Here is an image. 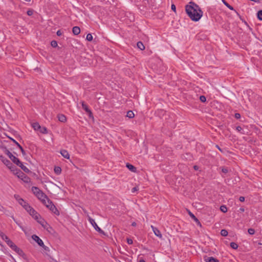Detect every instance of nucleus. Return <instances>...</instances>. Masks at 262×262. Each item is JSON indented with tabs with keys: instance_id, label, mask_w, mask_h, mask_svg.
<instances>
[{
	"instance_id": "obj_1",
	"label": "nucleus",
	"mask_w": 262,
	"mask_h": 262,
	"mask_svg": "<svg viewBox=\"0 0 262 262\" xmlns=\"http://www.w3.org/2000/svg\"><path fill=\"white\" fill-rule=\"evenodd\" d=\"M185 11L189 18L194 21H199L203 14L201 8L193 2L185 6Z\"/></svg>"
},
{
	"instance_id": "obj_2",
	"label": "nucleus",
	"mask_w": 262,
	"mask_h": 262,
	"mask_svg": "<svg viewBox=\"0 0 262 262\" xmlns=\"http://www.w3.org/2000/svg\"><path fill=\"white\" fill-rule=\"evenodd\" d=\"M14 198L18 203L30 214V215L32 213H34V211L35 210L18 195H14Z\"/></svg>"
},
{
	"instance_id": "obj_3",
	"label": "nucleus",
	"mask_w": 262,
	"mask_h": 262,
	"mask_svg": "<svg viewBox=\"0 0 262 262\" xmlns=\"http://www.w3.org/2000/svg\"><path fill=\"white\" fill-rule=\"evenodd\" d=\"M34 213H31L30 215H31L39 224H40L44 229L48 230V228L50 227L49 224L35 210H34Z\"/></svg>"
},
{
	"instance_id": "obj_4",
	"label": "nucleus",
	"mask_w": 262,
	"mask_h": 262,
	"mask_svg": "<svg viewBox=\"0 0 262 262\" xmlns=\"http://www.w3.org/2000/svg\"><path fill=\"white\" fill-rule=\"evenodd\" d=\"M0 160L6 165L11 171H15V166L13 165L11 162L3 156H0Z\"/></svg>"
},
{
	"instance_id": "obj_5",
	"label": "nucleus",
	"mask_w": 262,
	"mask_h": 262,
	"mask_svg": "<svg viewBox=\"0 0 262 262\" xmlns=\"http://www.w3.org/2000/svg\"><path fill=\"white\" fill-rule=\"evenodd\" d=\"M87 218H88L89 222L90 223V224L93 226V227L95 228V229L97 231H98V232H99L100 233H104V231L100 228H99L98 226V225L96 223L95 220L94 219H93L92 218H91L89 214H88V215H87Z\"/></svg>"
},
{
	"instance_id": "obj_6",
	"label": "nucleus",
	"mask_w": 262,
	"mask_h": 262,
	"mask_svg": "<svg viewBox=\"0 0 262 262\" xmlns=\"http://www.w3.org/2000/svg\"><path fill=\"white\" fill-rule=\"evenodd\" d=\"M48 205H47V208L50 209L52 212H53L56 215H59V212L58 209L56 208L55 206L53 204L51 201H47Z\"/></svg>"
},
{
	"instance_id": "obj_7",
	"label": "nucleus",
	"mask_w": 262,
	"mask_h": 262,
	"mask_svg": "<svg viewBox=\"0 0 262 262\" xmlns=\"http://www.w3.org/2000/svg\"><path fill=\"white\" fill-rule=\"evenodd\" d=\"M32 238L38 244L39 246L41 247H44L43 241L37 235L34 234L32 236Z\"/></svg>"
},
{
	"instance_id": "obj_8",
	"label": "nucleus",
	"mask_w": 262,
	"mask_h": 262,
	"mask_svg": "<svg viewBox=\"0 0 262 262\" xmlns=\"http://www.w3.org/2000/svg\"><path fill=\"white\" fill-rule=\"evenodd\" d=\"M15 171H16V172H14V173L19 178L21 179H28V177L26 176L20 170H17V169H15Z\"/></svg>"
},
{
	"instance_id": "obj_9",
	"label": "nucleus",
	"mask_w": 262,
	"mask_h": 262,
	"mask_svg": "<svg viewBox=\"0 0 262 262\" xmlns=\"http://www.w3.org/2000/svg\"><path fill=\"white\" fill-rule=\"evenodd\" d=\"M81 105L82 108L89 114V117H92V113L88 107V105L83 101L81 102Z\"/></svg>"
},
{
	"instance_id": "obj_10",
	"label": "nucleus",
	"mask_w": 262,
	"mask_h": 262,
	"mask_svg": "<svg viewBox=\"0 0 262 262\" xmlns=\"http://www.w3.org/2000/svg\"><path fill=\"white\" fill-rule=\"evenodd\" d=\"M151 228H152L154 233L157 236L159 237L160 238H162V235L161 233L160 230L158 228L155 227L152 225L151 226Z\"/></svg>"
},
{
	"instance_id": "obj_11",
	"label": "nucleus",
	"mask_w": 262,
	"mask_h": 262,
	"mask_svg": "<svg viewBox=\"0 0 262 262\" xmlns=\"http://www.w3.org/2000/svg\"><path fill=\"white\" fill-rule=\"evenodd\" d=\"M15 252H16L19 255L24 257L25 256V253L21 249L19 248L16 245L14 247V248L12 249Z\"/></svg>"
},
{
	"instance_id": "obj_12",
	"label": "nucleus",
	"mask_w": 262,
	"mask_h": 262,
	"mask_svg": "<svg viewBox=\"0 0 262 262\" xmlns=\"http://www.w3.org/2000/svg\"><path fill=\"white\" fill-rule=\"evenodd\" d=\"M188 214L190 215V216L193 219V220L195 222V223L197 224V225L200 227H202V225L201 222L199 221V220L195 216V215L191 213L190 211L188 210Z\"/></svg>"
},
{
	"instance_id": "obj_13",
	"label": "nucleus",
	"mask_w": 262,
	"mask_h": 262,
	"mask_svg": "<svg viewBox=\"0 0 262 262\" xmlns=\"http://www.w3.org/2000/svg\"><path fill=\"white\" fill-rule=\"evenodd\" d=\"M60 154L64 158L67 159H70V155L67 150L64 149L61 150Z\"/></svg>"
},
{
	"instance_id": "obj_14",
	"label": "nucleus",
	"mask_w": 262,
	"mask_h": 262,
	"mask_svg": "<svg viewBox=\"0 0 262 262\" xmlns=\"http://www.w3.org/2000/svg\"><path fill=\"white\" fill-rule=\"evenodd\" d=\"M31 190L32 192L35 196H37L39 194V193H40V192L41 191L38 187L35 186H33L31 188Z\"/></svg>"
},
{
	"instance_id": "obj_15",
	"label": "nucleus",
	"mask_w": 262,
	"mask_h": 262,
	"mask_svg": "<svg viewBox=\"0 0 262 262\" xmlns=\"http://www.w3.org/2000/svg\"><path fill=\"white\" fill-rule=\"evenodd\" d=\"M36 196L41 201L47 197V196L42 192V191H41L40 193H39V194Z\"/></svg>"
},
{
	"instance_id": "obj_16",
	"label": "nucleus",
	"mask_w": 262,
	"mask_h": 262,
	"mask_svg": "<svg viewBox=\"0 0 262 262\" xmlns=\"http://www.w3.org/2000/svg\"><path fill=\"white\" fill-rule=\"evenodd\" d=\"M72 32L74 35H77L80 32V29L77 26L74 27L72 29Z\"/></svg>"
},
{
	"instance_id": "obj_17",
	"label": "nucleus",
	"mask_w": 262,
	"mask_h": 262,
	"mask_svg": "<svg viewBox=\"0 0 262 262\" xmlns=\"http://www.w3.org/2000/svg\"><path fill=\"white\" fill-rule=\"evenodd\" d=\"M12 161L15 164H16L17 165L18 164H20V161H19V160L16 158L15 156H13L12 157H11V158H10Z\"/></svg>"
},
{
	"instance_id": "obj_18",
	"label": "nucleus",
	"mask_w": 262,
	"mask_h": 262,
	"mask_svg": "<svg viewBox=\"0 0 262 262\" xmlns=\"http://www.w3.org/2000/svg\"><path fill=\"white\" fill-rule=\"evenodd\" d=\"M206 262H220L218 259L213 257H208L205 259Z\"/></svg>"
},
{
	"instance_id": "obj_19",
	"label": "nucleus",
	"mask_w": 262,
	"mask_h": 262,
	"mask_svg": "<svg viewBox=\"0 0 262 262\" xmlns=\"http://www.w3.org/2000/svg\"><path fill=\"white\" fill-rule=\"evenodd\" d=\"M58 119L59 121L62 122H64L67 120L66 117L63 114H59L58 115Z\"/></svg>"
},
{
	"instance_id": "obj_20",
	"label": "nucleus",
	"mask_w": 262,
	"mask_h": 262,
	"mask_svg": "<svg viewBox=\"0 0 262 262\" xmlns=\"http://www.w3.org/2000/svg\"><path fill=\"white\" fill-rule=\"evenodd\" d=\"M17 166H19L25 172H29V169L20 162V164H18Z\"/></svg>"
},
{
	"instance_id": "obj_21",
	"label": "nucleus",
	"mask_w": 262,
	"mask_h": 262,
	"mask_svg": "<svg viewBox=\"0 0 262 262\" xmlns=\"http://www.w3.org/2000/svg\"><path fill=\"white\" fill-rule=\"evenodd\" d=\"M7 245L12 249H13L14 247L16 246L15 244H14L12 241H11L9 238L6 242Z\"/></svg>"
},
{
	"instance_id": "obj_22",
	"label": "nucleus",
	"mask_w": 262,
	"mask_h": 262,
	"mask_svg": "<svg viewBox=\"0 0 262 262\" xmlns=\"http://www.w3.org/2000/svg\"><path fill=\"white\" fill-rule=\"evenodd\" d=\"M126 167L128 168V169L133 172H135L136 171V167L132 164L127 163L126 164Z\"/></svg>"
},
{
	"instance_id": "obj_23",
	"label": "nucleus",
	"mask_w": 262,
	"mask_h": 262,
	"mask_svg": "<svg viewBox=\"0 0 262 262\" xmlns=\"http://www.w3.org/2000/svg\"><path fill=\"white\" fill-rule=\"evenodd\" d=\"M137 47L140 49L141 50H143L145 49V46L143 44V43L141 41H139L137 43Z\"/></svg>"
},
{
	"instance_id": "obj_24",
	"label": "nucleus",
	"mask_w": 262,
	"mask_h": 262,
	"mask_svg": "<svg viewBox=\"0 0 262 262\" xmlns=\"http://www.w3.org/2000/svg\"><path fill=\"white\" fill-rule=\"evenodd\" d=\"M32 127L35 130H38L40 128V125L38 123L35 122L32 124Z\"/></svg>"
},
{
	"instance_id": "obj_25",
	"label": "nucleus",
	"mask_w": 262,
	"mask_h": 262,
	"mask_svg": "<svg viewBox=\"0 0 262 262\" xmlns=\"http://www.w3.org/2000/svg\"><path fill=\"white\" fill-rule=\"evenodd\" d=\"M134 116L135 115L133 111H128L127 112L126 117H128L129 118H133Z\"/></svg>"
},
{
	"instance_id": "obj_26",
	"label": "nucleus",
	"mask_w": 262,
	"mask_h": 262,
	"mask_svg": "<svg viewBox=\"0 0 262 262\" xmlns=\"http://www.w3.org/2000/svg\"><path fill=\"white\" fill-rule=\"evenodd\" d=\"M4 153L6 154L9 158H11V157L13 156V155L11 152L9 151L8 149H7L6 148H5L4 149Z\"/></svg>"
},
{
	"instance_id": "obj_27",
	"label": "nucleus",
	"mask_w": 262,
	"mask_h": 262,
	"mask_svg": "<svg viewBox=\"0 0 262 262\" xmlns=\"http://www.w3.org/2000/svg\"><path fill=\"white\" fill-rule=\"evenodd\" d=\"M223 3L225 6H226L229 9L233 10V7L230 5L225 0H222Z\"/></svg>"
},
{
	"instance_id": "obj_28",
	"label": "nucleus",
	"mask_w": 262,
	"mask_h": 262,
	"mask_svg": "<svg viewBox=\"0 0 262 262\" xmlns=\"http://www.w3.org/2000/svg\"><path fill=\"white\" fill-rule=\"evenodd\" d=\"M0 236L2 237V238L5 242H6L9 239V237L3 232L0 233Z\"/></svg>"
},
{
	"instance_id": "obj_29",
	"label": "nucleus",
	"mask_w": 262,
	"mask_h": 262,
	"mask_svg": "<svg viewBox=\"0 0 262 262\" xmlns=\"http://www.w3.org/2000/svg\"><path fill=\"white\" fill-rule=\"evenodd\" d=\"M230 247L233 249H237V248H238V245L236 243H234V242H231L230 243Z\"/></svg>"
},
{
	"instance_id": "obj_30",
	"label": "nucleus",
	"mask_w": 262,
	"mask_h": 262,
	"mask_svg": "<svg viewBox=\"0 0 262 262\" xmlns=\"http://www.w3.org/2000/svg\"><path fill=\"white\" fill-rule=\"evenodd\" d=\"M39 130L40 132L41 133H43V134L47 133V129L46 127H41L40 126V128L39 129Z\"/></svg>"
},
{
	"instance_id": "obj_31",
	"label": "nucleus",
	"mask_w": 262,
	"mask_h": 262,
	"mask_svg": "<svg viewBox=\"0 0 262 262\" xmlns=\"http://www.w3.org/2000/svg\"><path fill=\"white\" fill-rule=\"evenodd\" d=\"M221 234L223 236H226L228 235V231L225 229H222L221 231Z\"/></svg>"
},
{
	"instance_id": "obj_32",
	"label": "nucleus",
	"mask_w": 262,
	"mask_h": 262,
	"mask_svg": "<svg viewBox=\"0 0 262 262\" xmlns=\"http://www.w3.org/2000/svg\"><path fill=\"white\" fill-rule=\"evenodd\" d=\"M220 210L224 213H225L227 211V208L225 205H222L220 207Z\"/></svg>"
},
{
	"instance_id": "obj_33",
	"label": "nucleus",
	"mask_w": 262,
	"mask_h": 262,
	"mask_svg": "<svg viewBox=\"0 0 262 262\" xmlns=\"http://www.w3.org/2000/svg\"><path fill=\"white\" fill-rule=\"evenodd\" d=\"M257 15L258 18L259 20H262V10L258 11V12L257 13Z\"/></svg>"
},
{
	"instance_id": "obj_34",
	"label": "nucleus",
	"mask_w": 262,
	"mask_h": 262,
	"mask_svg": "<svg viewBox=\"0 0 262 262\" xmlns=\"http://www.w3.org/2000/svg\"><path fill=\"white\" fill-rule=\"evenodd\" d=\"M86 40L89 41H91L93 40V36L90 33H89L87 34L86 35Z\"/></svg>"
},
{
	"instance_id": "obj_35",
	"label": "nucleus",
	"mask_w": 262,
	"mask_h": 262,
	"mask_svg": "<svg viewBox=\"0 0 262 262\" xmlns=\"http://www.w3.org/2000/svg\"><path fill=\"white\" fill-rule=\"evenodd\" d=\"M47 201H51V200L48 197H47V198H46L41 201V202L42 203V204H43L46 207H47V205H48Z\"/></svg>"
},
{
	"instance_id": "obj_36",
	"label": "nucleus",
	"mask_w": 262,
	"mask_h": 262,
	"mask_svg": "<svg viewBox=\"0 0 262 262\" xmlns=\"http://www.w3.org/2000/svg\"><path fill=\"white\" fill-rule=\"evenodd\" d=\"M248 232L249 234L253 235L255 233V230L253 228H249L248 230Z\"/></svg>"
},
{
	"instance_id": "obj_37",
	"label": "nucleus",
	"mask_w": 262,
	"mask_h": 262,
	"mask_svg": "<svg viewBox=\"0 0 262 262\" xmlns=\"http://www.w3.org/2000/svg\"><path fill=\"white\" fill-rule=\"evenodd\" d=\"M200 101H201V102H206V97H205V96H203V95H202V96H201L200 97Z\"/></svg>"
},
{
	"instance_id": "obj_38",
	"label": "nucleus",
	"mask_w": 262,
	"mask_h": 262,
	"mask_svg": "<svg viewBox=\"0 0 262 262\" xmlns=\"http://www.w3.org/2000/svg\"><path fill=\"white\" fill-rule=\"evenodd\" d=\"M51 45L53 47L55 48L57 46V42L55 40H53L51 41Z\"/></svg>"
},
{
	"instance_id": "obj_39",
	"label": "nucleus",
	"mask_w": 262,
	"mask_h": 262,
	"mask_svg": "<svg viewBox=\"0 0 262 262\" xmlns=\"http://www.w3.org/2000/svg\"><path fill=\"white\" fill-rule=\"evenodd\" d=\"M55 171L56 173L58 174L61 172V168L59 167H57L55 168Z\"/></svg>"
},
{
	"instance_id": "obj_40",
	"label": "nucleus",
	"mask_w": 262,
	"mask_h": 262,
	"mask_svg": "<svg viewBox=\"0 0 262 262\" xmlns=\"http://www.w3.org/2000/svg\"><path fill=\"white\" fill-rule=\"evenodd\" d=\"M222 171L223 172V173H227L228 172V170L227 168L226 167H222Z\"/></svg>"
},
{
	"instance_id": "obj_41",
	"label": "nucleus",
	"mask_w": 262,
	"mask_h": 262,
	"mask_svg": "<svg viewBox=\"0 0 262 262\" xmlns=\"http://www.w3.org/2000/svg\"><path fill=\"white\" fill-rule=\"evenodd\" d=\"M27 13L29 16H31L33 14V11L32 10H29Z\"/></svg>"
},
{
	"instance_id": "obj_42",
	"label": "nucleus",
	"mask_w": 262,
	"mask_h": 262,
	"mask_svg": "<svg viewBox=\"0 0 262 262\" xmlns=\"http://www.w3.org/2000/svg\"><path fill=\"white\" fill-rule=\"evenodd\" d=\"M127 243L128 244L131 245L133 243V241L132 239L128 238H127Z\"/></svg>"
},
{
	"instance_id": "obj_43",
	"label": "nucleus",
	"mask_w": 262,
	"mask_h": 262,
	"mask_svg": "<svg viewBox=\"0 0 262 262\" xmlns=\"http://www.w3.org/2000/svg\"><path fill=\"white\" fill-rule=\"evenodd\" d=\"M171 8L172 10H173L174 12L176 11V7L174 4L171 5Z\"/></svg>"
},
{
	"instance_id": "obj_44",
	"label": "nucleus",
	"mask_w": 262,
	"mask_h": 262,
	"mask_svg": "<svg viewBox=\"0 0 262 262\" xmlns=\"http://www.w3.org/2000/svg\"><path fill=\"white\" fill-rule=\"evenodd\" d=\"M235 118L236 119H239L241 118V115L239 113L235 114Z\"/></svg>"
},
{
	"instance_id": "obj_45",
	"label": "nucleus",
	"mask_w": 262,
	"mask_h": 262,
	"mask_svg": "<svg viewBox=\"0 0 262 262\" xmlns=\"http://www.w3.org/2000/svg\"><path fill=\"white\" fill-rule=\"evenodd\" d=\"M138 190V187H134L132 189V192L133 193L136 192V191H137Z\"/></svg>"
},
{
	"instance_id": "obj_46",
	"label": "nucleus",
	"mask_w": 262,
	"mask_h": 262,
	"mask_svg": "<svg viewBox=\"0 0 262 262\" xmlns=\"http://www.w3.org/2000/svg\"><path fill=\"white\" fill-rule=\"evenodd\" d=\"M236 129L239 132H241L242 130V129H243L242 127H241L240 126H237Z\"/></svg>"
},
{
	"instance_id": "obj_47",
	"label": "nucleus",
	"mask_w": 262,
	"mask_h": 262,
	"mask_svg": "<svg viewBox=\"0 0 262 262\" xmlns=\"http://www.w3.org/2000/svg\"><path fill=\"white\" fill-rule=\"evenodd\" d=\"M56 34H57V35L59 36L62 34V32L61 31V30H58Z\"/></svg>"
},
{
	"instance_id": "obj_48",
	"label": "nucleus",
	"mask_w": 262,
	"mask_h": 262,
	"mask_svg": "<svg viewBox=\"0 0 262 262\" xmlns=\"http://www.w3.org/2000/svg\"><path fill=\"white\" fill-rule=\"evenodd\" d=\"M21 180H22L23 181H24L25 182H26V183H28V182H29L30 179H29V178L28 177V179H26L24 178V179H21Z\"/></svg>"
},
{
	"instance_id": "obj_49",
	"label": "nucleus",
	"mask_w": 262,
	"mask_h": 262,
	"mask_svg": "<svg viewBox=\"0 0 262 262\" xmlns=\"http://www.w3.org/2000/svg\"><path fill=\"white\" fill-rule=\"evenodd\" d=\"M239 200L241 202H244L245 201V198L244 196H240L239 198Z\"/></svg>"
},
{
	"instance_id": "obj_50",
	"label": "nucleus",
	"mask_w": 262,
	"mask_h": 262,
	"mask_svg": "<svg viewBox=\"0 0 262 262\" xmlns=\"http://www.w3.org/2000/svg\"><path fill=\"white\" fill-rule=\"evenodd\" d=\"M186 155L188 156L187 159H189V160H191V159L192 158V155H190V154H187Z\"/></svg>"
},
{
	"instance_id": "obj_51",
	"label": "nucleus",
	"mask_w": 262,
	"mask_h": 262,
	"mask_svg": "<svg viewBox=\"0 0 262 262\" xmlns=\"http://www.w3.org/2000/svg\"><path fill=\"white\" fill-rule=\"evenodd\" d=\"M20 149L23 155H25V151L24 149H23V148L22 147Z\"/></svg>"
},
{
	"instance_id": "obj_52",
	"label": "nucleus",
	"mask_w": 262,
	"mask_h": 262,
	"mask_svg": "<svg viewBox=\"0 0 262 262\" xmlns=\"http://www.w3.org/2000/svg\"><path fill=\"white\" fill-rule=\"evenodd\" d=\"M193 168L194 170H198L199 169V166H198L197 165H194L193 166Z\"/></svg>"
},
{
	"instance_id": "obj_53",
	"label": "nucleus",
	"mask_w": 262,
	"mask_h": 262,
	"mask_svg": "<svg viewBox=\"0 0 262 262\" xmlns=\"http://www.w3.org/2000/svg\"><path fill=\"white\" fill-rule=\"evenodd\" d=\"M216 147L218 148L219 150H220L221 152H223L222 149L219 147L218 145H216Z\"/></svg>"
},
{
	"instance_id": "obj_54",
	"label": "nucleus",
	"mask_w": 262,
	"mask_h": 262,
	"mask_svg": "<svg viewBox=\"0 0 262 262\" xmlns=\"http://www.w3.org/2000/svg\"><path fill=\"white\" fill-rule=\"evenodd\" d=\"M83 212L84 213V214H85L86 216L88 215V214H89V213H88V211H87L86 210H85V209H83Z\"/></svg>"
},
{
	"instance_id": "obj_55",
	"label": "nucleus",
	"mask_w": 262,
	"mask_h": 262,
	"mask_svg": "<svg viewBox=\"0 0 262 262\" xmlns=\"http://www.w3.org/2000/svg\"><path fill=\"white\" fill-rule=\"evenodd\" d=\"M16 145L18 147V148L19 149H20L21 148H22L21 146L18 143H16Z\"/></svg>"
},
{
	"instance_id": "obj_56",
	"label": "nucleus",
	"mask_w": 262,
	"mask_h": 262,
	"mask_svg": "<svg viewBox=\"0 0 262 262\" xmlns=\"http://www.w3.org/2000/svg\"><path fill=\"white\" fill-rule=\"evenodd\" d=\"M45 250H47L48 249V247H47V246H46L45 245H44V247H42Z\"/></svg>"
},
{
	"instance_id": "obj_57",
	"label": "nucleus",
	"mask_w": 262,
	"mask_h": 262,
	"mask_svg": "<svg viewBox=\"0 0 262 262\" xmlns=\"http://www.w3.org/2000/svg\"><path fill=\"white\" fill-rule=\"evenodd\" d=\"M132 225L133 226H136V223L135 222H133L132 224Z\"/></svg>"
},
{
	"instance_id": "obj_58",
	"label": "nucleus",
	"mask_w": 262,
	"mask_h": 262,
	"mask_svg": "<svg viewBox=\"0 0 262 262\" xmlns=\"http://www.w3.org/2000/svg\"><path fill=\"white\" fill-rule=\"evenodd\" d=\"M139 262H145L144 259H140Z\"/></svg>"
},
{
	"instance_id": "obj_59",
	"label": "nucleus",
	"mask_w": 262,
	"mask_h": 262,
	"mask_svg": "<svg viewBox=\"0 0 262 262\" xmlns=\"http://www.w3.org/2000/svg\"><path fill=\"white\" fill-rule=\"evenodd\" d=\"M12 140L13 141V142H14L16 144V143H18L17 142H16L15 140L12 139Z\"/></svg>"
},
{
	"instance_id": "obj_60",
	"label": "nucleus",
	"mask_w": 262,
	"mask_h": 262,
	"mask_svg": "<svg viewBox=\"0 0 262 262\" xmlns=\"http://www.w3.org/2000/svg\"><path fill=\"white\" fill-rule=\"evenodd\" d=\"M240 210H241V211H242V212H244L245 210H244V208H240Z\"/></svg>"
},
{
	"instance_id": "obj_61",
	"label": "nucleus",
	"mask_w": 262,
	"mask_h": 262,
	"mask_svg": "<svg viewBox=\"0 0 262 262\" xmlns=\"http://www.w3.org/2000/svg\"><path fill=\"white\" fill-rule=\"evenodd\" d=\"M18 225L20 226V228H21L24 230L23 228L21 226H20L18 224Z\"/></svg>"
},
{
	"instance_id": "obj_62",
	"label": "nucleus",
	"mask_w": 262,
	"mask_h": 262,
	"mask_svg": "<svg viewBox=\"0 0 262 262\" xmlns=\"http://www.w3.org/2000/svg\"><path fill=\"white\" fill-rule=\"evenodd\" d=\"M25 1L26 2H29L31 1V0H25Z\"/></svg>"
}]
</instances>
